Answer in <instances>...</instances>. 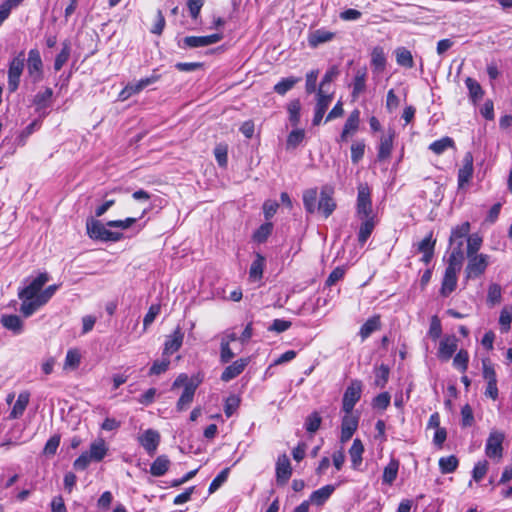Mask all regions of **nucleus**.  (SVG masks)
Listing matches in <instances>:
<instances>
[{"label":"nucleus","instance_id":"obj_53","mask_svg":"<svg viewBox=\"0 0 512 512\" xmlns=\"http://www.w3.org/2000/svg\"><path fill=\"white\" fill-rule=\"evenodd\" d=\"M322 418L319 415L318 412H313L310 415L307 416L305 421V428L309 433H315L320 425H321Z\"/></svg>","mask_w":512,"mask_h":512},{"label":"nucleus","instance_id":"obj_47","mask_svg":"<svg viewBox=\"0 0 512 512\" xmlns=\"http://www.w3.org/2000/svg\"><path fill=\"white\" fill-rule=\"evenodd\" d=\"M360 123V111L353 110L347 118L343 129L350 132L352 135L357 132Z\"/></svg>","mask_w":512,"mask_h":512},{"label":"nucleus","instance_id":"obj_40","mask_svg":"<svg viewBox=\"0 0 512 512\" xmlns=\"http://www.w3.org/2000/svg\"><path fill=\"white\" fill-rule=\"evenodd\" d=\"M465 84L467 89L469 90V96L474 103H476L483 97V89L475 79L467 77L465 80Z\"/></svg>","mask_w":512,"mask_h":512},{"label":"nucleus","instance_id":"obj_35","mask_svg":"<svg viewBox=\"0 0 512 512\" xmlns=\"http://www.w3.org/2000/svg\"><path fill=\"white\" fill-rule=\"evenodd\" d=\"M394 53L399 66L405 68H412L414 66L412 53L407 48L398 47Z\"/></svg>","mask_w":512,"mask_h":512},{"label":"nucleus","instance_id":"obj_58","mask_svg":"<svg viewBox=\"0 0 512 512\" xmlns=\"http://www.w3.org/2000/svg\"><path fill=\"white\" fill-rule=\"evenodd\" d=\"M488 462L486 460L478 461L472 471L473 479L476 482H480L488 471Z\"/></svg>","mask_w":512,"mask_h":512},{"label":"nucleus","instance_id":"obj_20","mask_svg":"<svg viewBox=\"0 0 512 512\" xmlns=\"http://www.w3.org/2000/svg\"><path fill=\"white\" fill-rule=\"evenodd\" d=\"M198 384H188L177 401L176 409L179 412L186 410L193 402Z\"/></svg>","mask_w":512,"mask_h":512},{"label":"nucleus","instance_id":"obj_2","mask_svg":"<svg viewBox=\"0 0 512 512\" xmlns=\"http://www.w3.org/2000/svg\"><path fill=\"white\" fill-rule=\"evenodd\" d=\"M356 216L359 220L362 219H376V215L373 211L371 191L367 184H359L357 203H356Z\"/></svg>","mask_w":512,"mask_h":512},{"label":"nucleus","instance_id":"obj_16","mask_svg":"<svg viewBox=\"0 0 512 512\" xmlns=\"http://www.w3.org/2000/svg\"><path fill=\"white\" fill-rule=\"evenodd\" d=\"M249 363V358H241L227 366L221 374V380L229 382L240 375Z\"/></svg>","mask_w":512,"mask_h":512},{"label":"nucleus","instance_id":"obj_14","mask_svg":"<svg viewBox=\"0 0 512 512\" xmlns=\"http://www.w3.org/2000/svg\"><path fill=\"white\" fill-rule=\"evenodd\" d=\"M394 137L395 131L393 129H389L386 134L381 136L377 153L379 161L387 160L390 157L393 149Z\"/></svg>","mask_w":512,"mask_h":512},{"label":"nucleus","instance_id":"obj_15","mask_svg":"<svg viewBox=\"0 0 512 512\" xmlns=\"http://www.w3.org/2000/svg\"><path fill=\"white\" fill-rule=\"evenodd\" d=\"M457 338L452 336L444 337L439 344L438 357L442 361H448L457 350L458 344Z\"/></svg>","mask_w":512,"mask_h":512},{"label":"nucleus","instance_id":"obj_27","mask_svg":"<svg viewBox=\"0 0 512 512\" xmlns=\"http://www.w3.org/2000/svg\"><path fill=\"white\" fill-rule=\"evenodd\" d=\"M22 301L20 306V312L25 317H29L32 314H34L41 306L44 304L41 302L39 297L36 298H25V297H19Z\"/></svg>","mask_w":512,"mask_h":512},{"label":"nucleus","instance_id":"obj_13","mask_svg":"<svg viewBox=\"0 0 512 512\" xmlns=\"http://www.w3.org/2000/svg\"><path fill=\"white\" fill-rule=\"evenodd\" d=\"M336 36L335 32L324 28L310 31L307 37L308 45L311 48H317L319 45L332 41Z\"/></svg>","mask_w":512,"mask_h":512},{"label":"nucleus","instance_id":"obj_34","mask_svg":"<svg viewBox=\"0 0 512 512\" xmlns=\"http://www.w3.org/2000/svg\"><path fill=\"white\" fill-rule=\"evenodd\" d=\"M399 470V461L391 459L388 465L384 468L382 481L385 484L391 485L397 478Z\"/></svg>","mask_w":512,"mask_h":512},{"label":"nucleus","instance_id":"obj_11","mask_svg":"<svg viewBox=\"0 0 512 512\" xmlns=\"http://www.w3.org/2000/svg\"><path fill=\"white\" fill-rule=\"evenodd\" d=\"M292 475L290 460L286 454L279 455L276 462V482L285 485Z\"/></svg>","mask_w":512,"mask_h":512},{"label":"nucleus","instance_id":"obj_57","mask_svg":"<svg viewBox=\"0 0 512 512\" xmlns=\"http://www.w3.org/2000/svg\"><path fill=\"white\" fill-rule=\"evenodd\" d=\"M339 75L337 66L330 67L324 74L319 89L329 90L331 82Z\"/></svg>","mask_w":512,"mask_h":512},{"label":"nucleus","instance_id":"obj_31","mask_svg":"<svg viewBox=\"0 0 512 512\" xmlns=\"http://www.w3.org/2000/svg\"><path fill=\"white\" fill-rule=\"evenodd\" d=\"M170 467V460L165 455L158 456L150 466V473L155 477L163 476Z\"/></svg>","mask_w":512,"mask_h":512},{"label":"nucleus","instance_id":"obj_49","mask_svg":"<svg viewBox=\"0 0 512 512\" xmlns=\"http://www.w3.org/2000/svg\"><path fill=\"white\" fill-rule=\"evenodd\" d=\"M301 103L298 99L291 101L288 105L289 120L293 126L300 122Z\"/></svg>","mask_w":512,"mask_h":512},{"label":"nucleus","instance_id":"obj_54","mask_svg":"<svg viewBox=\"0 0 512 512\" xmlns=\"http://www.w3.org/2000/svg\"><path fill=\"white\" fill-rule=\"evenodd\" d=\"M229 475V468L223 469L210 483L209 485V493L212 494L216 492L226 481Z\"/></svg>","mask_w":512,"mask_h":512},{"label":"nucleus","instance_id":"obj_6","mask_svg":"<svg viewBox=\"0 0 512 512\" xmlns=\"http://www.w3.org/2000/svg\"><path fill=\"white\" fill-rule=\"evenodd\" d=\"M488 266V256L478 254L468 257V264L465 269L467 278H477L482 275Z\"/></svg>","mask_w":512,"mask_h":512},{"label":"nucleus","instance_id":"obj_33","mask_svg":"<svg viewBox=\"0 0 512 512\" xmlns=\"http://www.w3.org/2000/svg\"><path fill=\"white\" fill-rule=\"evenodd\" d=\"M108 448L103 439H97L90 445L88 455L95 461H101L107 454Z\"/></svg>","mask_w":512,"mask_h":512},{"label":"nucleus","instance_id":"obj_23","mask_svg":"<svg viewBox=\"0 0 512 512\" xmlns=\"http://www.w3.org/2000/svg\"><path fill=\"white\" fill-rule=\"evenodd\" d=\"M53 97V90L49 87H46L43 91H39L33 99V105L36 108V111H42L47 109L51 105Z\"/></svg>","mask_w":512,"mask_h":512},{"label":"nucleus","instance_id":"obj_52","mask_svg":"<svg viewBox=\"0 0 512 512\" xmlns=\"http://www.w3.org/2000/svg\"><path fill=\"white\" fill-rule=\"evenodd\" d=\"M273 225L270 222L262 224L253 235L255 241L263 243L267 240L268 236L272 233Z\"/></svg>","mask_w":512,"mask_h":512},{"label":"nucleus","instance_id":"obj_62","mask_svg":"<svg viewBox=\"0 0 512 512\" xmlns=\"http://www.w3.org/2000/svg\"><path fill=\"white\" fill-rule=\"evenodd\" d=\"M161 307L159 304H153L149 307L147 314L143 319L144 329H147L155 320V318L160 313Z\"/></svg>","mask_w":512,"mask_h":512},{"label":"nucleus","instance_id":"obj_60","mask_svg":"<svg viewBox=\"0 0 512 512\" xmlns=\"http://www.w3.org/2000/svg\"><path fill=\"white\" fill-rule=\"evenodd\" d=\"M239 405H240V399L238 396L230 395L229 397H227V399L225 400V405H224L225 415L228 418L231 417L233 415V413L237 410Z\"/></svg>","mask_w":512,"mask_h":512},{"label":"nucleus","instance_id":"obj_41","mask_svg":"<svg viewBox=\"0 0 512 512\" xmlns=\"http://www.w3.org/2000/svg\"><path fill=\"white\" fill-rule=\"evenodd\" d=\"M470 231V223L464 222L461 225L456 226L452 229L451 235H450V244H455L456 241L464 242V239L468 235Z\"/></svg>","mask_w":512,"mask_h":512},{"label":"nucleus","instance_id":"obj_36","mask_svg":"<svg viewBox=\"0 0 512 512\" xmlns=\"http://www.w3.org/2000/svg\"><path fill=\"white\" fill-rule=\"evenodd\" d=\"M450 245L452 246V251L449 255L448 264L462 267L463 260H464V252H463L464 242L456 241L455 244H450Z\"/></svg>","mask_w":512,"mask_h":512},{"label":"nucleus","instance_id":"obj_32","mask_svg":"<svg viewBox=\"0 0 512 512\" xmlns=\"http://www.w3.org/2000/svg\"><path fill=\"white\" fill-rule=\"evenodd\" d=\"M371 65L378 73L384 71L386 67V55L382 47L376 46L373 48L371 52Z\"/></svg>","mask_w":512,"mask_h":512},{"label":"nucleus","instance_id":"obj_59","mask_svg":"<svg viewBox=\"0 0 512 512\" xmlns=\"http://www.w3.org/2000/svg\"><path fill=\"white\" fill-rule=\"evenodd\" d=\"M365 143L364 141H357L351 146V160L357 164L364 156Z\"/></svg>","mask_w":512,"mask_h":512},{"label":"nucleus","instance_id":"obj_18","mask_svg":"<svg viewBox=\"0 0 512 512\" xmlns=\"http://www.w3.org/2000/svg\"><path fill=\"white\" fill-rule=\"evenodd\" d=\"M358 427V418L351 415V413L347 414L345 413V416L342 419L341 424V436L340 440L341 442H347L351 439L354 432L357 430Z\"/></svg>","mask_w":512,"mask_h":512},{"label":"nucleus","instance_id":"obj_50","mask_svg":"<svg viewBox=\"0 0 512 512\" xmlns=\"http://www.w3.org/2000/svg\"><path fill=\"white\" fill-rule=\"evenodd\" d=\"M502 298V292L500 285L493 283L489 286L488 294H487V303L491 306H494L500 303Z\"/></svg>","mask_w":512,"mask_h":512},{"label":"nucleus","instance_id":"obj_55","mask_svg":"<svg viewBox=\"0 0 512 512\" xmlns=\"http://www.w3.org/2000/svg\"><path fill=\"white\" fill-rule=\"evenodd\" d=\"M469 355L466 350H460L453 359V365L455 368L464 372L468 368Z\"/></svg>","mask_w":512,"mask_h":512},{"label":"nucleus","instance_id":"obj_8","mask_svg":"<svg viewBox=\"0 0 512 512\" xmlns=\"http://www.w3.org/2000/svg\"><path fill=\"white\" fill-rule=\"evenodd\" d=\"M222 39V34H211L207 36H187L182 40L179 46L182 48L206 47L218 43Z\"/></svg>","mask_w":512,"mask_h":512},{"label":"nucleus","instance_id":"obj_28","mask_svg":"<svg viewBox=\"0 0 512 512\" xmlns=\"http://www.w3.org/2000/svg\"><path fill=\"white\" fill-rule=\"evenodd\" d=\"M1 324L14 334H20L23 331V321L17 315H2Z\"/></svg>","mask_w":512,"mask_h":512},{"label":"nucleus","instance_id":"obj_4","mask_svg":"<svg viewBox=\"0 0 512 512\" xmlns=\"http://www.w3.org/2000/svg\"><path fill=\"white\" fill-rule=\"evenodd\" d=\"M24 52H20L9 63L8 69V90L15 92L20 84V77L24 69Z\"/></svg>","mask_w":512,"mask_h":512},{"label":"nucleus","instance_id":"obj_19","mask_svg":"<svg viewBox=\"0 0 512 512\" xmlns=\"http://www.w3.org/2000/svg\"><path fill=\"white\" fill-rule=\"evenodd\" d=\"M184 333L179 327L168 337L164 344L163 356L168 357L178 351L183 343Z\"/></svg>","mask_w":512,"mask_h":512},{"label":"nucleus","instance_id":"obj_61","mask_svg":"<svg viewBox=\"0 0 512 512\" xmlns=\"http://www.w3.org/2000/svg\"><path fill=\"white\" fill-rule=\"evenodd\" d=\"M389 377V368L386 365H381L375 374V385L377 387H384Z\"/></svg>","mask_w":512,"mask_h":512},{"label":"nucleus","instance_id":"obj_46","mask_svg":"<svg viewBox=\"0 0 512 512\" xmlns=\"http://www.w3.org/2000/svg\"><path fill=\"white\" fill-rule=\"evenodd\" d=\"M81 361V355L76 349H70L67 351L64 369L66 370H74L76 369Z\"/></svg>","mask_w":512,"mask_h":512},{"label":"nucleus","instance_id":"obj_9","mask_svg":"<svg viewBox=\"0 0 512 512\" xmlns=\"http://www.w3.org/2000/svg\"><path fill=\"white\" fill-rule=\"evenodd\" d=\"M333 193V188L330 186H324L321 189L317 210L322 212L325 218H328L336 209Z\"/></svg>","mask_w":512,"mask_h":512},{"label":"nucleus","instance_id":"obj_43","mask_svg":"<svg viewBox=\"0 0 512 512\" xmlns=\"http://www.w3.org/2000/svg\"><path fill=\"white\" fill-rule=\"evenodd\" d=\"M458 459L454 455L442 457L439 460V467L442 473L448 474L454 472L458 467Z\"/></svg>","mask_w":512,"mask_h":512},{"label":"nucleus","instance_id":"obj_7","mask_svg":"<svg viewBox=\"0 0 512 512\" xmlns=\"http://www.w3.org/2000/svg\"><path fill=\"white\" fill-rule=\"evenodd\" d=\"M49 276L47 273H40L34 278L27 286L23 287L18 292V297L36 298L42 292L43 286L48 282Z\"/></svg>","mask_w":512,"mask_h":512},{"label":"nucleus","instance_id":"obj_63","mask_svg":"<svg viewBox=\"0 0 512 512\" xmlns=\"http://www.w3.org/2000/svg\"><path fill=\"white\" fill-rule=\"evenodd\" d=\"M170 365V360L168 357L162 359L161 361H155L149 370V375H160L167 371Z\"/></svg>","mask_w":512,"mask_h":512},{"label":"nucleus","instance_id":"obj_21","mask_svg":"<svg viewBox=\"0 0 512 512\" xmlns=\"http://www.w3.org/2000/svg\"><path fill=\"white\" fill-rule=\"evenodd\" d=\"M366 78L367 69L365 67L360 68L356 71L353 83H352V97L357 99L358 96L363 93L366 89Z\"/></svg>","mask_w":512,"mask_h":512},{"label":"nucleus","instance_id":"obj_29","mask_svg":"<svg viewBox=\"0 0 512 512\" xmlns=\"http://www.w3.org/2000/svg\"><path fill=\"white\" fill-rule=\"evenodd\" d=\"M333 96L334 94L330 90L318 89L315 110L325 113L333 100Z\"/></svg>","mask_w":512,"mask_h":512},{"label":"nucleus","instance_id":"obj_26","mask_svg":"<svg viewBox=\"0 0 512 512\" xmlns=\"http://www.w3.org/2000/svg\"><path fill=\"white\" fill-rule=\"evenodd\" d=\"M334 490L335 487L333 485L323 486L312 492L310 495V502L314 505L321 506L329 499Z\"/></svg>","mask_w":512,"mask_h":512},{"label":"nucleus","instance_id":"obj_22","mask_svg":"<svg viewBox=\"0 0 512 512\" xmlns=\"http://www.w3.org/2000/svg\"><path fill=\"white\" fill-rule=\"evenodd\" d=\"M28 71L30 75L37 74V78H40L42 74V59L40 52L37 49H31L28 53L27 60Z\"/></svg>","mask_w":512,"mask_h":512},{"label":"nucleus","instance_id":"obj_51","mask_svg":"<svg viewBox=\"0 0 512 512\" xmlns=\"http://www.w3.org/2000/svg\"><path fill=\"white\" fill-rule=\"evenodd\" d=\"M482 244V239L477 234L467 237V257L478 255L477 252Z\"/></svg>","mask_w":512,"mask_h":512},{"label":"nucleus","instance_id":"obj_38","mask_svg":"<svg viewBox=\"0 0 512 512\" xmlns=\"http://www.w3.org/2000/svg\"><path fill=\"white\" fill-rule=\"evenodd\" d=\"M380 328V317L373 316L369 318L360 328V336L362 340L368 338L374 331Z\"/></svg>","mask_w":512,"mask_h":512},{"label":"nucleus","instance_id":"obj_12","mask_svg":"<svg viewBox=\"0 0 512 512\" xmlns=\"http://www.w3.org/2000/svg\"><path fill=\"white\" fill-rule=\"evenodd\" d=\"M138 441L146 452L152 456L160 443V434L154 429H147L138 437Z\"/></svg>","mask_w":512,"mask_h":512},{"label":"nucleus","instance_id":"obj_37","mask_svg":"<svg viewBox=\"0 0 512 512\" xmlns=\"http://www.w3.org/2000/svg\"><path fill=\"white\" fill-rule=\"evenodd\" d=\"M161 78L160 74H157L155 71L148 77L142 78L136 83H129L134 94L140 93L146 87L158 82Z\"/></svg>","mask_w":512,"mask_h":512},{"label":"nucleus","instance_id":"obj_56","mask_svg":"<svg viewBox=\"0 0 512 512\" xmlns=\"http://www.w3.org/2000/svg\"><path fill=\"white\" fill-rule=\"evenodd\" d=\"M69 56H70V46L67 43H64L62 50L55 58L54 69L56 71L61 70L63 65L68 61Z\"/></svg>","mask_w":512,"mask_h":512},{"label":"nucleus","instance_id":"obj_48","mask_svg":"<svg viewBox=\"0 0 512 512\" xmlns=\"http://www.w3.org/2000/svg\"><path fill=\"white\" fill-rule=\"evenodd\" d=\"M304 137H305V132L303 129L292 130L287 137V141H286L287 149L296 148L304 140Z\"/></svg>","mask_w":512,"mask_h":512},{"label":"nucleus","instance_id":"obj_42","mask_svg":"<svg viewBox=\"0 0 512 512\" xmlns=\"http://www.w3.org/2000/svg\"><path fill=\"white\" fill-rule=\"evenodd\" d=\"M265 266V258L261 254H257L255 260L252 262L249 270L250 278L259 280L262 278L263 269Z\"/></svg>","mask_w":512,"mask_h":512},{"label":"nucleus","instance_id":"obj_5","mask_svg":"<svg viewBox=\"0 0 512 512\" xmlns=\"http://www.w3.org/2000/svg\"><path fill=\"white\" fill-rule=\"evenodd\" d=\"M362 392L361 382L358 380L352 381L347 387L343 395L342 409L345 413L349 414L352 412L355 404L359 401Z\"/></svg>","mask_w":512,"mask_h":512},{"label":"nucleus","instance_id":"obj_17","mask_svg":"<svg viewBox=\"0 0 512 512\" xmlns=\"http://www.w3.org/2000/svg\"><path fill=\"white\" fill-rule=\"evenodd\" d=\"M473 175V156L467 152L463 157V166L458 171V186L462 188L467 184Z\"/></svg>","mask_w":512,"mask_h":512},{"label":"nucleus","instance_id":"obj_3","mask_svg":"<svg viewBox=\"0 0 512 512\" xmlns=\"http://www.w3.org/2000/svg\"><path fill=\"white\" fill-rule=\"evenodd\" d=\"M505 435L499 430H491L485 444V454L488 458L499 462L503 457V441Z\"/></svg>","mask_w":512,"mask_h":512},{"label":"nucleus","instance_id":"obj_10","mask_svg":"<svg viewBox=\"0 0 512 512\" xmlns=\"http://www.w3.org/2000/svg\"><path fill=\"white\" fill-rule=\"evenodd\" d=\"M461 270V266L448 264L445 269L444 277L441 286V295L448 296L457 286V273Z\"/></svg>","mask_w":512,"mask_h":512},{"label":"nucleus","instance_id":"obj_25","mask_svg":"<svg viewBox=\"0 0 512 512\" xmlns=\"http://www.w3.org/2000/svg\"><path fill=\"white\" fill-rule=\"evenodd\" d=\"M364 453V446L360 439H354L352 446L349 449V456L353 469H358L362 463V455Z\"/></svg>","mask_w":512,"mask_h":512},{"label":"nucleus","instance_id":"obj_44","mask_svg":"<svg viewBox=\"0 0 512 512\" xmlns=\"http://www.w3.org/2000/svg\"><path fill=\"white\" fill-rule=\"evenodd\" d=\"M454 145V141L450 137H443L430 144L429 149L435 154L440 155L448 148Z\"/></svg>","mask_w":512,"mask_h":512},{"label":"nucleus","instance_id":"obj_45","mask_svg":"<svg viewBox=\"0 0 512 512\" xmlns=\"http://www.w3.org/2000/svg\"><path fill=\"white\" fill-rule=\"evenodd\" d=\"M299 80V78L295 77L283 78L274 86V91L279 95H284L291 90Z\"/></svg>","mask_w":512,"mask_h":512},{"label":"nucleus","instance_id":"obj_39","mask_svg":"<svg viewBox=\"0 0 512 512\" xmlns=\"http://www.w3.org/2000/svg\"><path fill=\"white\" fill-rule=\"evenodd\" d=\"M303 204L308 213L317 211V189H308L303 193Z\"/></svg>","mask_w":512,"mask_h":512},{"label":"nucleus","instance_id":"obj_24","mask_svg":"<svg viewBox=\"0 0 512 512\" xmlns=\"http://www.w3.org/2000/svg\"><path fill=\"white\" fill-rule=\"evenodd\" d=\"M376 223L377 221L374 218L361 220V224L358 231V242L361 246H363L371 236L376 226Z\"/></svg>","mask_w":512,"mask_h":512},{"label":"nucleus","instance_id":"obj_64","mask_svg":"<svg viewBox=\"0 0 512 512\" xmlns=\"http://www.w3.org/2000/svg\"><path fill=\"white\" fill-rule=\"evenodd\" d=\"M512 322V307H504L500 313L499 323L505 331L510 329Z\"/></svg>","mask_w":512,"mask_h":512},{"label":"nucleus","instance_id":"obj_1","mask_svg":"<svg viewBox=\"0 0 512 512\" xmlns=\"http://www.w3.org/2000/svg\"><path fill=\"white\" fill-rule=\"evenodd\" d=\"M107 227L95 219H88L86 222L87 234L91 239L103 242H117L122 239L121 232L111 231Z\"/></svg>","mask_w":512,"mask_h":512},{"label":"nucleus","instance_id":"obj_30","mask_svg":"<svg viewBox=\"0 0 512 512\" xmlns=\"http://www.w3.org/2000/svg\"><path fill=\"white\" fill-rule=\"evenodd\" d=\"M29 403V394L27 392L20 393L12 410L9 414L10 419H17L21 417Z\"/></svg>","mask_w":512,"mask_h":512}]
</instances>
